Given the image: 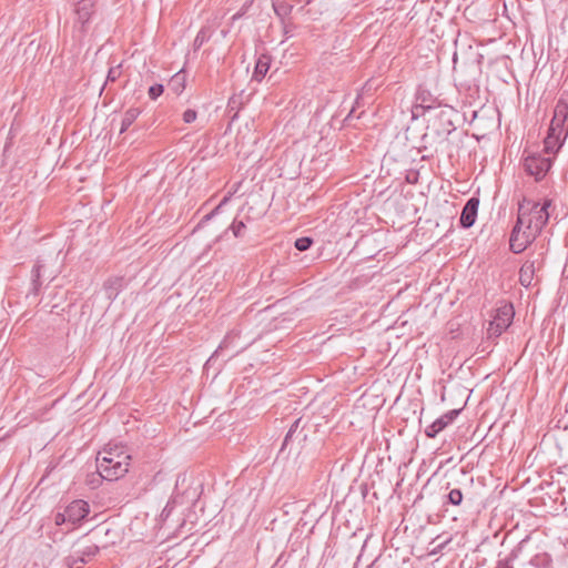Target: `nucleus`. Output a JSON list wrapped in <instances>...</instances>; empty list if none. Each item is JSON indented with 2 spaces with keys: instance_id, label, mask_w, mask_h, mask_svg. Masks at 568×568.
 <instances>
[{
  "instance_id": "obj_1",
  "label": "nucleus",
  "mask_w": 568,
  "mask_h": 568,
  "mask_svg": "<svg viewBox=\"0 0 568 568\" xmlns=\"http://www.w3.org/2000/svg\"><path fill=\"white\" fill-rule=\"evenodd\" d=\"M131 455L121 445H106L97 456V470L105 480H118L123 477L130 467Z\"/></svg>"
},
{
  "instance_id": "obj_2",
  "label": "nucleus",
  "mask_w": 568,
  "mask_h": 568,
  "mask_svg": "<svg viewBox=\"0 0 568 568\" xmlns=\"http://www.w3.org/2000/svg\"><path fill=\"white\" fill-rule=\"evenodd\" d=\"M554 206L551 199H544L541 202L530 200L523 196L518 201V224H525L526 229H530L535 234L541 233L550 219V209Z\"/></svg>"
},
{
  "instance_id": "obj_3",
  "label": "nucleus",
  "mask_w": 568,
  "mask_h": 568,
  "mask_svg": "<svg viewBox=\"0 0 568 568\" xmlns=\"http://www.w3.org/2000/svg\"><path fill=\"white\" fill-rule=\"evenodd\" d=\"M202 486L196 484L194 480H191L186 477V475L180 476L176 479L175 484V494L173 496L172 501H168L165 507L163 508L160 518H155L154 529H160L162 523L169 517L172 504H187L190 506H194L197 499L200 498L201 491L200 488Z\"/></svg>"
},
{
  "instance_id": "obj_4",
  "label": "nucleus",
  "mask_w": 568,
  "mask_h": 568,
  "mask_svg": "<svg viewBox=\"0 0 568 568\" xmlns=\"http://www.w3.org/2000/svg\"><path fill=\"white\" fill-rule=\"evenodd\" d=\"M99 551L98 545L87 539H79L72 546L71 554L65 558L69 568H82Z\"/></svg>"
},
{
  "instance_id": "obj_5",
  "label": "nucleus",
  "mask_w": 568,
  "mask_h": 568,
  "mask_svg": "<svg viewBox=\"0 0 568 568\" xmlns=\"http://www.w3.org/2000/svg\"><path fill=\"white\" fill-rule=\"evenodd\" d=\"M514 307L511 304H504L496 310L494 318L490 321L487 328V335L489 338L499 337L513 322Z\"/></svg>"
},
{
  "instance_id": "obj_6",
  "label": "nucleus",
  "mask_w": 568,
  "mask_h": 568,
  "mask_svg": "<svg viewBox=\"0 0 568 568\" xmlns=\"http://www.w3.org/2000/svg\"><path fill=\"white\" fill-rule=\"evenodd\" d=\"M538 236L539 234L526 229L525 224H518L516 220L509 237L510 251L515 254L523 253Z\"/></svg>"
},
{
  "instance_id": "obj_7",
  "label": "nucleus",
  "mask_w": 568,
  "mask_h": 568,
  "mask_svg": "<svg viewBox=\"0 0 568 568\" xmlns=\"http://www.w3.org/2000/svg\"><path fill=\"white\" fill-rule=\"evenodd\" d=\"M552 165L551 156H544L540 153H531L524 160V169L527 174L535 178L536 181L542 180Z\"/></svg>"
},
{
  "instance_id": "obj_8",
  "label": "nucleus",
  "mask_w": 568,
  "mask_h": 568,
  "mask_svg": "<svg viewBox=\"0 0 568 568\" xmlns=\"http://www.w3.org/2000/svg\"><path fill=\"white\" fill-rule=\"evenodd\" d=\"M460 409H452L445 413L443 416L434 420L425 429V435L428 438H435L442 430H444L449 424H452L459 415Z\"/></svg>"
},
{
  "instance_id": "obj_9",
  "label": "nucleus",
  "mask_w": 568,
  "mask_h": 568,
  "mask_svg": "<svg viewBox=\"0 0 568 568\" xmlns=\"http://www.w3.org/2000/svg\"><path fill=\"white\" fill-rule=\"evenodd\" d=\"M65 516L69 519V524L77 525L83 520L90 513V506L82 499L71 501L65 508Z\"/></svg>"
},
{
  "instance_id": "obj_10",
  "label": "nucleus",
  "mask_w": 568,
  "mask_h": 568,
  "mask_svg": "<svg viewBox=\"0 0 568 568\" xmlns=\"http://www.w3.org/2000/svg\"><path fill=\"white\" fill-rule=\"evenodd\" d=\"M479 200L477 197L473 196L466 202L459 217V223L462 227L469 229L475 224Z\"/></svg>"
},
{
  "instance_id": "obj_11",
  "label": "nucleus",
  "mask_w": 568,
  "mask_h": 568,
  "mask_svg": "<svg viewBox=\"0 0 568 568\" xmlns=\"http://www.w3.org/2000/svg\"><path fill=\"white\" fill-rule=\"evenodd\" d=\"M416 109H423L425 111L439 108L440 102L437 97H435L429 90L424 89L422 87L418 88L416 93Z\"/></svg>"
},
{
  "instance_id": "obj_12",
  "label": "nucleus",
  "mask_w": 568,
  "mask_h": 568,
  "mask_svg": "<svg viewBox=\"0 0 568 568\" xmlns=\"http://www.w3.org/2000/svg\"><path fill=\"white\" fill-rule=\"evenodd\" d=\"M302 422H303L302 418H297L291 425V427L283 440L282 448H281L282 450H284L287 447L288 443L292 442L293 439H298V440L306 439L307 434L304 432L305 424L301 426Z\"/></svg>"
},
{
  "instance_id": "obj_13",
  "label": "nucleus",
  "mask_w": 568,
  "mask_h": 568,
  "mask_svg": "<svg viewBox=\"0 0 568 568\" xmlns=\"http://www.w3.org/2000/svg\"><path fill=\"white\" fill-rule=\"evenodd\" d=\"M93 0H80L75 4L77 21L81 23L82 29H84L85 23L89 22L91 14L93 13Z\"/></svg>"
},
{
  "instance_id": "obj_14",
  "label": "nucleus",
  "mask_w": 568,
  "mask_h": 568,
  "mask_svg": "<svg viewBox=\"0 0 568 568\" xmlns=\"http://www.w3.org/2000/svg\"><path fill=\"white\" fill-rule=\"evenodd\" d=\"M526 542L527 539H523L520 542H518L517 546L504 559H499L497 561L495 568H515L513 564L516 559L519 558Z\"/></svg>"
},
{
  "instance_id": "obj_15",
  "label": "nucleus",
  "mask_w": 568,
  "mask_h": 568,
  "mask_svg": "<svg viewBox=\"0 0 568 568\" xmlns=\"http://www.w3.org/2000/svg\"><path fill=\"white\" fill-rule=\"evenodd\" d=\"M534 275L535 262L527 261L519 270V283L525 287H529L534 280Z\"/></svg>"
},
{
  "instance_id": "obj_16",
  "label": "nucleus",
  "mask_w": 568,
  "mask_h": 568,
  "mask_svg": "<svg viewBox=\"0 0 568 568\" xmlns=\"http://www.w3.org/2000/svg\"><path fill=\"white\" fill-rule=\"evenodd\" d=\"M268 69H270V57L261 55L256 61L253 78L256 81H261L267 73Z\"/></svg>"
},
{
  "instance_id": "obj_17",
  "label": "nucleus",
  "mask_w": 568,
  "mask_h": 568,
  "mask_svg": "<svg viewBox=\"0 0 568 568\" xmlns=\"http://www.w3.org/2000/svg\"><path fill=\"white\" fill-rule=\"evenodd\" d=\"M565 139H560L558 138V135H546L545 140H544V152L546 154H555L556 152L559 151V149L561 148L562 143H564Z\"/></svg>"
},
{
  "instance_id": "obj_18",
  "label": "nucleus",
  "mask_w": 568,
  "mask_h": 568,
  "mask_svg": "<svg viewBox=\"0 0 568 568\" xmlns=\"http://www.w3.org/2000/svg\"><path fill=\"white\" fill-rule=\"evenodd\" d=\"M556 121L568 122V103L564 99H559L554 109Z\"/></svg>"
},
{
  "instance_id": "obj_19",
  "label": "nucleus",
  "mask_w": 568,
  "mask_h": 568,
  "mask_svg": "<svg viewBox=\"0 0 568 568\" xmlns=\"http://www.w3.org/2000/svg\"><path fill=\"white\" fill-rule=\"evenodd\" d=\"M455 110L453 108H447L446 110H440L438 116L440 120L445 121V128L443 129V132L448 135L455 130V125L453 121L450 120V114H453Z\"/></svg>"
},
{
  "instance_id": "obj_20",
  "label": "nucleus",
  "mask_w": 568,
  "mask_h": 568,
  "mask_svg": "<svg viewBox=\"0 0 568 568\" xmlns=\"http://www.w3.org/2000/svg\"><path fill=\"white\" fill-rule=\"evenodd\" d=\"M529 564L536 568H549L551 558L548 554H537L530 558Z\"/></svg>"
},
{
  "instance_id": "obj_21",
  "label": "nucleus",
  "mask_w": 568,
  "mask_h": 568,
  "mask_svg": "<svg viewBox=\"0 0 568 568\" xmlns=\"http://www.w3.org/2000/svg\"><path fill=\"white\" fill-rule=\"evenodd\" d=\"M273 8H274L276 16L284 19L285 17L291 14L294 7H293V4H291L287 1H278V2L273 3Z\"/></svg>"
},
{
  "instance_id": "obj_22",
  "label": "nucleus",
  "mask_w": 568,
  "mask_h": 568,
  "mask_svg": "<svg viewBox=\"0 0 568 568\" xmlns=\"http://www.w3.org/2000/svg\"><path fill=\"white\" fill-rule=\"evenodd\" d=\"M45 274V264L43 260H38L32 270V281L34 288L38 290L40 285V277Z\"/></svg>"
},
{
  "instance_id": "obj_23",
  "label": "nucleus",
  "mask_w": 568,
  "mask_h": 568,
  "mask_svg": "<svg viewBox=\"0 0 568 568\" xmlns=\"http://www.w3.org/2000/svg\"><path fill=\"white\" fill-rule=\"evenodd\" d=\"M464 496L459 488H453L446 495L445 504H449L452 506H460L463 503Z\"/></svg>"
},
{
  "instance_id": "obj_24",
  "label": "nucleus",
  "mask_w": 568,
  "mask_h": 568,
  "mask_svg": "<svg viewBox=\"0 0 568 568\" xmlns=\"http://www.w3.org/2000/svg\"><path fill=\"white\" fill-rule=\"evenodd\" d=\"M139 113L140 112L138 109H132L125 112L121 124V133L125 132L132 125V123L138 118Z\"/></svg>"
},
{
  "instance_id": "obj_25",
  "label": "nucleus",
  "mask_w": 568,
  "mask_h": 568,
  "mask_svg": "<svg viewBox=\"0 0 568 568\" xmlns=\"http://www.w3.org/2000/svg\"><path fill=\"white\" fill-rule=\"evenodd\" d=\"M211 38V32L206 28L200 29L197 32L194 41H193V48L194 50H199L205 42H207Z\"/></svg>"
},
{
  "instance_id": "obj_26",
  "label": "nucleus",
  "mask_w": 568,
  "mask_h": 568,
  "mask_svg": "<svg viewBox=\"0 0 568 568\" xmlns=\"http://www.w3.org/2000/svg\"><path fill=\"white\" fill-rule=\"evenodd\" d=\"M314 243L313 239L310 236H303L295 241L294 246L296 250L304 252L307 251L312 244Z\"/></svg>"
},
{
  "instance_id": "obj_27",
  "label": "nucleus",
  "mask_w": 568,
  "mask_h": 568,
  "mask_svg": "<svg viewBox=\"0 0 568 568\" xmlns=\"http://www.w3.org/2000/svg\"><path fill=\"white\" fill-rule=\"evenodd\" d=\"M229 200H230V195L224 196V199L220 202V204L214 210H212L209 214H206L202 217V220L199 223V226L203 225L204 223L210 221L213 216H215L220 212L222 206L227 203Z\"/></svg>"
},
{
  "instance_id": "obj_28",
  "label": "nucleus",
  "mask_w": 568,
  "mask_h": 568,
  "mask_svg": "<svg viewBox=\"0 0 568 568\" xmlns=\"http://www.w3.org/2000/svg\"><path fill=\"white\" fill-rule=\"evenodd\" d=\"M121 74H122V71H121V65L120 64L110 68L104 85H106L108 83H112V82L116 81L121 77Z\"/></svg>"
},
{
  "instance_id": "obj_29",
  "label": "nucleus",
  "mask_w": 568,
  "mask_h": 568,
  "mask_svg": "<svg viewBox=\"0 0 568 568\" xmlns=\"http://www.w3.org/2000/svg\"><path fill=\"white\" fill-rule=\"evenodd\" d=\"M550 125L556 130L558 129L559 134H564V139L568 135V122L556 121L555 118L551 119Z\"/></svg>"
},
{
  "instance_id": "obj_30",
  "label": "nucleus",
  "mask_w": 568,
  "mask_h": 568,
  "mask_svg": "<svg viewBox=\"0 0 568 568\" xmlns=\"http://www.w3.org/2000/svg\"><path fill=\"white\" fill-rule=\"evenodd\" d=\"M245 223L243 221L234 220L231 224L230 229L233 232L235 237H241L243 235V231L245 230Z\"/></svg>"
},
{
  "instance_id": "obj_31",
  "label": "nucleus",
  "mask_w": 568,
  "mask_h": 568,
  "mask_svg": "<svg viewBox=\"0 0 568 568\" xmlns=\"http://www.w3.org/2000/svg\"><path fill=\"white\" fill-rule=\"evenodd\" d=\"M164 91L163 84H153L149 88L148 94L150 99L156 100Z\"/></svg>"
},
{
  "instance_id": "obj_32",
  "label": "nucleus",
  "mask_w": 568,
  "mask_h": 568,
  "mask_svg": "<svg viewBox=\"0 0 568 568\" xmlns=\"http://www.w3.org/2000/svg\"><path fill=\"white\" fill-rule=\"evenodd\" d=\"M156 429H152V432H150L148 428L144 427V438L146 437V435H150V437H152L154 439V444H152L154 447H158L160 444L163 443L162 438H159L158 435L155 434Z\"/></svg>"
},
{
  "instance_id": "obj_33",
  "label": "nucleus",
  "mask_w": 568,
  "mask_h": 568,
  "mask_svg": "<svg viewBox=\"0 0 568 568\" xmlns=\"http://www.w3.org/2000/svg\"><path fill=\"white\" fill-rule=\"evenodd\" d=\"M54 523H55L57 526H61L63 524H69V519L65 516V510H63L62 513H57L55 514Z\"/></svg>"
},
{
  "instance_id": "obj_34",
  "label": "nucleus",
  "mask_w": 568,
  "mask_h": 568,
  "mask_svg": "<svg viewBox=\"0 0 568 568\" xmlns=\"http://www.w3.org/2000/svg\"><path fill=\"white\" fill-rule=\"evenodd\" d=\"M196 119V112L192 109H187L183 113V120L185 123H192Z\"/></svg>"
},
{
  "instance_id": "obj_35",
  "label": "nucleus",
  "mask_w": 568,
  "mask_h": 568,
  "mask_svg": "<svg viewBox=\"0 0 568 568\" xmlns=\"http://www.w3.org/2000/svg\"><path fill=\"white\" fill-rule=\"evenodd\" d=\"M295 29V26L291 22H284V27H283V30H284V36L286 38H291L293 36V30Z\"/></svg>"
},
{
  "instance_id": "obj_36",
  "label": "nucleus",
  "mask_w": 568,
  "mask_h": 568,
  "mask_svg": "<svg viewBox=\"0 0 568 568\" xmlns=\"http://www.w3.org/2000/svg\"><path fill=\"white\" fill-rule=\"evenodd\" d=\"M184 77L181 74V72H178L173 78H172V83L173 84H176V85H181L182 88L184 87Z\"/></svg>"
},
{
  "instance_id": "obj_37",
  "label": "nucleus",
  "mask_w": 568,
  "mask_h": 568,
  "mask_svg": "<svg viewBox=\"0 0 568 568\" xmlns=\"http://www.w3.org/2000/svg\"><path fill=\"white\" fill-rule=\"evenodd\" d=\"M547 135H551V136H556L558 135V138L560 139H564V134H559L558 132V129L556 130L554 126L549 125V129H548V132H547Z\"/></svg>"
},
{
  "instance_id": "obj_38",
  "label": "nucleus",
  "mask_w": 568,
  "mask_h": 568,
  "mask_svg": "<svg viewBox=\"0 0 568 568\" xmlns=\"http://www.w3.org/2000/svg\"><path fill=\"white\" fill-rule=\"evenodd\" d=\"M547 135H551V136H556L558 135V138L560 139H564V134H559L558 132V129L556 130L554 126L549 125V129H548V132H547Z\"/></svg>"
},
{
  "instance_id": "obj_39",
  "label": "nucleus",
  "mask_w": 568,
  "mask_h": 568,
  "mask_svg": "<svg viewBox=\"0 0 568 568\" xmlns=\"http://www.w3.org/2000/svg\"><path fill=\"white\" fill-rule=\"evenodd\" d=\"M104 290H105L106 295H108V297H109V298H112V297H113V295L115 296V293H113V291L111 290V287H110V285H109V282H108V283H105V285H104Z\"/></svg>"
},
{
  "instance_id": "obj_40",
  "label": "nucleus",
  "mask_w": 568,
  "mask_h": 568,
  "mask_svg": "<svg viewBox=\"0 0 568 568\" xmlns=\"http://www.w3.org/2000/svg\"><path fill=\"white\" fill-rule=\"evenodd\" d=\"M244 16V10H239L235 14L232 16L231 20L232 22L241 19Z\"/></svg>"
},
{
  "instance_id": "obj_41",
  "label": "nucleus",
  "mask_w": 568,
  "mask_h": 568,
  "mask_svg": "<svg viewBox=\"0 0 568 568\" xmlns=\"http://www.w3.org/2000/svg\"><path fill=\"white\" fill-rule=\"evenodd\" d=\"M236 106V99L233 97L229 100L227 108L231 110H234Z\"/></svg>"
},
{
  "instance_id": "obj_42",
  "label": "nucleus",
  "mask_w": 568,
  "mask_h": 568,
  "mask_svg": "<svg viewBox=\"0 0 568 568\" xmlns=\"http://www.w3.org/2000/svg\"><path fill=\"white\" fill-rule=\"evenodd\" d=\"M253 0H247L240 10H244V14L246 13V11L248 10V8L251 7Z\"/></svg>"
},
{
  "instance_id": "obj_43",
  "label": "nucleus",
  "mask_w": 568,
  "mask_h": 568,
  "mask_svg": "<svg viewBox=\"0 0 568 568\" xmlns=\"http://www.w3.org/2000/svg\"><path fill=\"white\" fill-rule=\"evenodd\" d=\"M253 0H247L240 10H244V14L246 13V11L248 10V8L251 7Z\"/></svg>"
},
{
  "instance_id": "obj_44",
  "label": "nucleus",
  "mask_w": 568,
  "mask_h": 568,
  "mask_svg": "<svg viewBox=\"0 0 568 568\" xmlns=\"http://www.w3.org/2000/svg\"><path fill=\"white\" fill-rule=\"evenodd\" d=\"M154 480H162V471H161V469L155 471Z\"/></svg>"
},
{
  "instance_id": "obj_45",
  "label": "nucleus",
  "mask_w": 568,
  "mask_h": 568,
  "mask_svg": "<svg viewBox=\"0 0 568 568\" xmlns=\"http://www.w3.org/2000/svg\"><path fill=\"white\" fill-rule=\"evenodd\" d=\"M38 48H39V44H34V42H33V41H31V42L29 43V47H28V49H30L31 51H32V50H37Z\"/></svg>"
},
{
  "instance_id": "obj_46",
  "label": "nucleus",
  "mask_w": 568,
  "mask_h": 568,
  "mask_svg": "<svg viewBox=\"0 0 568 568\" xmlns=\"http://www.w3.org/2000/svg\"><path fill=\"white\" fill-rule=\"evenodd\" d=\"M158 541V532L154 534V536L149 540V542H156Z\"/></svg>"
},
{
  "instance_id": "obj_47",
  "label": "nucleus",
  "mask_w": 568,
  "mask_h": 568,
  "mask_svg": "<svg viewBox=\"0 0 568 568\" xmlns=\"http://www.w3.org/2000/svg\"><path fill=\"white\" fill-rule=\"evenodd\" d=\"M304 6H308L313 0H300Z\"/></svg>"
},
{
  "instance_id": "obj_48",
  "label": "nucleus",
  "mask_w": 568,
  "mask_h": 568,
  "mask_svg": "<svg viewBox=\"0 0 568 568\" xmlns=\"http://www.w3.org/2000/svg\"><path fill=\"white\" fill-rule=\"evenodd\" d=\"M184 526H185V521H183V523L180 525L179 530H180V531H182V530H183V528H184Z\"/></svg>"
},
{
  "instance_id": "obj_49",
  "label": "nucleus",
  "mask_w": 568,
  "mask_h": 568,
  "mask_svg": "<svg viewBox=\"0 0 568 568\" xmlns=\"http://www.w3.org/2000/svg\"><path fill=\"white\" fill-rule=\"evenodd\" d=\"M160 456V452L158 450L155 454H154V457L158 458Z\"/></svg>"
}]
</instances>
